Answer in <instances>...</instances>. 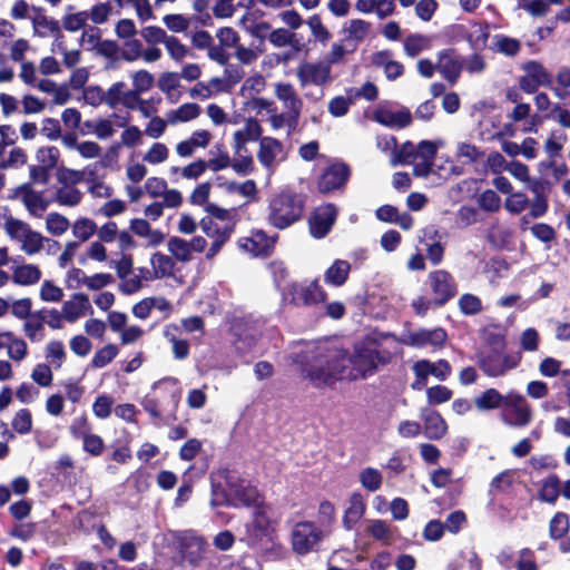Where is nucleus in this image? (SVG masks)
I'll return each mask as SVG.
<instances>
[{
	"instance_id": "f257e3e1",
	"label": "nucleus",
	"mask_w": 570,
	"mask_h": 570,
	"mask_svg": "<svg viewBox=\"0 0 570 570\" xmlns=\"http://www.w3.org/2000/svg\"><path fill=\"white\" fill-rule=\"evenodd\" d=\"M376 340H364L355 344L354 352L334 344H318L302 368V376L316 389L333 387L342 380L356 381L374 374L377 363L386 364L389 357L381 355Z\"/></svg>"
},
{
	"instance_id": "f03ea898",
	"label": "nucleus",
	"mask_w": 570,
	"mask_h": 570,
	"mask_svg": "<svg viewBox=\"0 0 570 570\" xmlns=\"http://www.w3.org/2000/svg\"><path fill=\"white\" fill-rule=\"evenodd\" d=\"M307 196L286 187L272 194L265 210L266 223L279 230L287 229L304 217Z\"/></svg>"
},
{
	"instance_id": "7ed1b4c3",
	"label": "nucleus",
	"mask_w": 570,
	"mask_h": 570,
	"mask_svg": "<svg viewBox=\"0 0 570 570\" xmlns=\"http://www.w3.org/2000/svg\"><path fill=\"white\" fill-rule=\"evenodd\" d=\"M284 299L294 306H314L324 303L327 293L320 286L318 279L312 281L307 286L297 283L288 284L284 289Z\"/></svg>"
},
{
	"instance_id": "20e7f679",
	"label": "nucleus",
	"mask_w": 570,
	"mask_h": 570,
	"mask_svg": "<svg viewBox=\"0 0 570 570\" xmlns=\"http://www.w3.org/2000/svg\"><path fill=\"white\" fill-rule=\"evenodd\" d=\"M426 282L434 298V308L444 306L458 294V284L445 269L430 272Z\"/></svg>"
},
{
	"instance_id": "39448f33",
	"label": "nucleus",
	"mask_w": 570,
	"mask_h": 570,
	"mask_svg": "<svg viewBox=\"0 0 570 570\" xmlns=\"http://www.w3.org/2000/svg\"><path fill=\"white\" fill-rule=\"evenodd\" d=\"M323 539V531L313 521H299L292 531L291 542L294 552L305 556Z\"/></svg>"
},
{
	"instance_id": "423d86ee",
	"label": "nucleus",
	"mask_w": 570,
	"mask_h": 570,
	"mask_svg": "<svg viewBox=\"0 0 570 570\" xmlns=\"http://www.w3.org/2000/svg\"><path fill=\"white\" fill-rule=\"evenodd\" d=\"M504 352L505 350H488L479 356L478 364L487 376H503L518 366L519 360Z\"/></svg>"
},
{
	"instance_id": "0eeeda50",
	"label": "nucleus",
	"mask_w": 570,
	"mask_h": 570,
	"mask_svg": "<svg viewBox=\"0 0 570 570\" xmlns=\"http://www.w3.org/2000/svg\"><path fill=\"white\" fill-rule=\"evenodd\" d=\"M351 178V168L346 163L337 161L325 167L317 179V190L323 195L343 190Z\"/></svg>"
},
{
	"instance_id": "6e6552de",
	"label": "nucleus",
	"mask_w": 570,
	"mask_h": 570,
	"mask_svg": "<svg viewBox=\"0 0 570 570\" xmlns=\"http://www.w3.org/2000/svg\"><path fill=\"white\" fill-rule=\"evenodd\" d=\"M268 505L265 503L253 509L252 520L245 524L246 535L240 539L248 547H257L264 537L269 534L271 519L267 514Z\"/></svg>"
},
{
	"instance_id": "1a4fd4ad",
	"label": "nucleus",
	"mask_w": 570,
	"mask_h": 570,
	"mask_svg": "<svg viewBox=\"0 0 570 570\" xmlns=\"http://www.w3.org/2000/svg\"><path fill=\"white\" fill-rule=\"evenodd\" d=\"M524 75L519 79V86L525 94H534L539 87L551 88L553 78L544 66L537 60H529L523 66Z\"/></svg>"
},
{
	"instance_id": "9d476101",
	"label": "nucleus",
	"mask_w": 570,
	"mask_h": 570,
	"mask_svg": "<svg viewBox=\"0 0 570 570\" xmlns=\"http://www.w3.org/2000/svg\"><path fill=\"white\" fill-rule=\"evenodd\" d=\"M337 214V208L332 203L315 208L308 220L311 235L316 239L326 237L336 222Z\"/></svg>"
},
{
	"instance_id": "9b49d317",
	"label": "nucleus",
	"mask_w": 570,
	"mask_h": 570,
	"mask_svg": "<svg viewBox=\"0 0 570 570\" xmlns=\"http://www.w3.org/2000/svg\"><path fill=\"white\" fill-rule=\"evenodd\" d=\"M278 239V235L268 236L263 229H255L248 237H240L237 240L238 246L255 257H268Z\"/></svg>"
},
{
	"instance_id": "f8f14e48",
	"label": "nucleus",
	"mask_w": 570,
	"mask_h": 570,
	"mask_svg": "<svg viewBox=\"0 0 570 570\" xmlns=\"http://www.w3.org/2000/svg\"><path fill=\"white\" fill-rule=\"evenodd\" d=\"M448 334L444 328L435 327L432 330L420 328L409 332L403 338V343L407 346L423 348L426 346L442 347L446 342Z\"/></svg>"
},
{
	"instance_id": "ddd939ff",
	"label": "nucleus",
	"mask_w": 570,
	"mask_h": 570,
	"mask_svg": "<svg viewBox=\"0 0 570 570\" xmlns=\"http://www.w3.org/2000/svg\"><path fill=\"white\" fill-rule=\"evenodd\" d=\"M436 67L442 77L453 86L460 78L463 61L454 48H448L439 52Z\"/></svg>"
},
{
	"instance_id": "4468645a",
	"label": "nucleus",
	"mask_w": 570,
	"mask_h": 570,
	"mask_svg": "<svg viewBox=\"0 0 570 570\" xmlns=\"http://www.w3.org/2000/svg\"><path fill=\"white\" fill-rule=\"evenodd\" d=\"M276 97L285 104L289 110V131H294L297 127L302 111L303 102L292 83L278 82L275 89Z\"/></svg>"
},
{
	"instance_id": "2eb2a0df",
	"label": "nucleus",
	"mask_w": 570,
	"mask_h": 570,
	"mask_svg": "<svg viewBox=\"0 0 570 570\" xmlns=\"http://www.w3.org/2000/svg\"><path fill=\"white\" fill-rule=\"evenodd\" d=\"M155 387L159 390L160 395L158 397L146 396L142 401V407L153 419L159 420L161 419L164 401L168 399V404H171L175 410L179 403L180 393L177 390H166L160 384Z\"/></svg>"
},
{
	"instance_id": "dca6fc26",
	"label": "nucleus",
	"mask_w": 570,
	"mask_h": 570,
	"mask_svg": "<svg viewBox=\"0 0 570 570\" xmlns=\"http://www.w3.org/2000/svg\"><path fill=\"white\" fill-rule=\"evenodd\" d=\"M373 119L385 127L403 129L412 124L413 117L410 109L406 107L397 111L377 108L373 114Z\"/></svg>"
},
{
	"instance_id": "f3484780",
	"label": "nucleus",
	"mask_w": 570,
	"mask_h": 570,
	"mask_svg": "<svg viewBox=\"0 0 570 570\" xmlns=\"http://www.w3.org/2000/svg\"><path fill=\"white\" fill-rule=\"evenodd\" d=\"M263 127L256 118L249 117L245 121L243 129L236 130L233 135V149L236 153H247L246 144L248 141H261Z\"/></svg>"
},
{
	"instance_id": "a211bd4d",
	"label": "nucleus",
	"mask_w": 570,
	"mask_h": 570,
	"mask_svg": "<svg viewBox=\"0 0 570 570\" xmlns=\"http://www.w3.org/2000/svg\"><path fill=\"white\" fill-rule=\"evenodd\" d=\"M217 479L223 480L226 483L230 493H233V491L244 481L228 468H219L216 472L212 473L210 474L212 492L214 495H216V497L220 495L223 499H226L227 494H226L222 483L216 481Z\"/></svg>"
},
{
	"instance_id": "6ab92c4d",
	"label": "nucleus",
	"mask_w": 570,
	"mask_h": 570,
	"mask_svg": "<svg viewBox=\"0 0 570 570\" xmlns=\"http://www.w3.org/2000/svg\"><path fill=\"white\" fill-rule=\"evenodd\" d=\"M424 434L429 440H440L448 432V424L435 410H424L422 413Z\"/></svg>"
},
{
	"instance_id": "aec40b11",
	"label": "nucleus",
	"mask_w": 570,
	"mask_h": 570,
	"mask_svg": "<svg viewBox=\"0 0 570 570\" xmlns=\"http://www.w3.org/2000/svg\"><path fill=\"white\" fill-rule=\"evenodd\" d=\"M283 151V144L274 137L265 136L261 138L257 159L261 165L269 170L274 168L277 154Z\"/></svg>"
},
{
	"instance_id": "412c9836",
	"label": "nucleus",
	"mask_w": 570,
	"mask_h": 570,
	"mask_svg": "<svg viewBox=\"0 0 570 570\" xmlns=\"http://www.w3.org/2000/svg\"><path fill=\"white\" fill-rule=\"evenodd\" d=\"M297 75L303 85L311 82L316 86H322L331 80V66L306 63L298 69Z\"/></svg>"
},
{
	"instance_id": "4be33fe9",
	"label": "nucleus",
	"mask_w": 570,
	"mask_h": 570,
	"mask_svg": "<svg viewBox=\"0 0 570 570\" xmlns=\"http://www.w3.org/2000/svg\"><path fill=\"white\" fill-rule=\"evenodd\" d=\"M366 511V503L362 493L353 492L348 500V507L344 512L342 523L346 530H352Z\"/></svg>"
},
{
	"instance_id": "5701e85b",
	"label": "nucleus",
	"mask_w": 570,
	"mask_h": 570,
	"mask_svg": "<svg viewBox=\"0 0 570 570\" xmlns=\"http://www.w3.org/2000/svg\"><path fill=\"white\" fill-rule=\"evenodd\" d=\"M16 191L22 193L23 205L33 216L40 217L49 205V203L42 198L40 193H37L31 188L30 183L20 185Z\"/></svg>"
},
{
	"instance_id": "b1692460",
	"label": "nucleus",
	"mask_w": 570,
	"mask_h": 570,
	"mask_svg": "<svg viewBox=\"0 0 570 570\" xmlns=\"http://www.w3.org/2000/svg\"><path fill=\"white\" fill-rule=\"evenodd\" d=\"M246 508H256L265 503V497L250 482L243 481L232 493Z\"/></svg>"
},
{
	"instance_id": "393cba45",
	"label": "nucleus",
	"mask_w": 570,
	"mask_h": 570,
	"mask_svg": "<svg viewBox=\"0 0 570 570\" xmlns=\"http://www.w3.org/2000/svg\"><path fill=\"white\" fill-rule=\"evenodd\" d=\"M30 20L32 23L35 36L45 38L48 36V33H50L56 39H60L63 37L58 20L49 18L46 14L33 16L30 18Z\"/></svg>"
},
{
	"instance_id": "a878e982",
	"label": "nucleus",
	"mask_w": 570,
	"mask_h": 570,
	"mask_svg": "<svg viewBox=\"0 0 570 570\" xmlns=\"http://www.w3.org/2000/svg\"><path fill=\"white\" fill-rule=\"evenodd\" d=\"M212 135L208 130L200 129L191 134L189 139L180 141L176 151L180 157H189L193 155L195 147H207L210 142Z\"/></svg>"
},
{
	"instance_id": "bb28decb",
	"label": "nucleus",
	"mask_w": 570,
	"mask_h": 570,
	"mask_svg": "<svg viewBox=\"0 0 570 570\" xmlns=\"http://www.w3.org/2000/svg\"><path fill=\"white\" fill-rule=\"evenodd\" d=\"M351 271V264L344 259H335L324 274V282L340 287L345 284Z\"/></svg>"
},
{
	"instance_id": "cd10ccee",
	"label": "nucleus",
	"mask_w": 570,
	"mask_h": 570,
	"mask_svg": "<svg viewBox=\"0 0 570 570\" xmlns=\"http://www.w3.org/2000/svg\"><path fill=\"white\" fill-rule=\"evenodd\" d=\"M438 153V146L431 140H422L416 148V157L420 156L424 159V171H420V165L414 167V175L426 176L431 171L433 160Z\"/></svg>"
},
{
	"instance_id": "c85d7f7f",
	"label": "nucleus",
	"mask_w": 570,
	"mask_h": 570,
	"mask_svg": "<svg viewBox=\"0 0 570 570\" xmlns=\"http://www.w3.org/2000/svg\"><path fill=\"white\" fill-rule=\"evenodd\" d=\"M150 264L154 268V276L158 279L174 275L176 263L173 257L156 252L150 257Z\"/></svg>"
},
{
	"instance_id": "c756f323",
	"label": "nucleus",
	"mask_w": 570,
	"mask_h": 570,
	"mask_svg": "<svg viewBox=\"0 0 570 570\" xmlns=\"http://www.w3.org/2000/svg\"><path fill=\"white\" fill-rule=\"evenodd\" d=\"M560 478L552 473L542 481L541 488L538 491V498L542 502L554 504L560 495Z\"/></svg>"
},
{
	"instance_id": "7c9ffc66",
	"label": "nucleus",
	"mask_w": 570,
	"mask_h": 570,
	"mask_svg": "<svg viewBox=\"0 0 570 570\" xmlns=\"http://www.w3.org/2000/svg\"><path fill=\"white\" fill-rule=\"evenodd\" d=\"M41 278V271L37 265L26 264L14 268L12 281L14 284L29 286L36 284Z\"/></svg>"
},
{
	"instance_id": "2f4dec72",
	"label": "nucleus",
	"mask_w": 570,
	"mask_h": 570,
	"mask_svg": "<svg viewBox=\"0 0 570 570\" xmlns=\"http://www.w3.org/2000/svg\"><path fill=\"white\" fill-rule=\"evenodd\" d=\"M199 225L204 234L212 239L220 238L225 232L227 233V238H230L235 232L236 222L226 223L223 227H219L210 217H203Z\"/></svg>"
},
{
	"instance_id": "473e14b6",
	"label": "nucleus",
	"mask_w": 570,
	"mask_h": 570,
	"mask_svg": "<svg viewBox=\"0 0 570 570\" xmlns=\"http://www.w3.org/2000/svg\"><path fill=\"white\" fill-rule=\"evenodd\" d=\"M371 28V23L362 20V19H353L350 21L347 28L344 31L347 33L343 41L350 43L354 41V45H358V42L363 41Z\"/></svg>"
},
{
	"instance_id": "72a5a7b5",
	"label": "nucleus",
	"mask_w": 570,
	"mask_h": 570,
	"mask_svg": "<svg viewBox=\"0 0 570 570\" xmlns=\"http://www.w3.org/2000/svg\"><path fill=\"white\" fill-rule=\"evenodd\" d=\"M475 406L481 411L495 410L502 406L503 395L495 389L485 390L474 400Z\"/></svg>"
},
{
	"instance_id": "f704fd0d",
	"label": "nucleus",
	"mask_w": 570,
	"mask_h": 570,
	"mask_svg": "<svg viewBox=\"0 0 570 570\" xmlns=\"http://www.w3.org/2000/svg\"><path fill=\"white\" fill-rule=\"evenodd\" d=\"M233 170L239 176H247L255 171V164L253 156L245 151H234V159L230 163Z\"/></svg>"
},
{
	"instance_id": "c9c22d12",
	"label": "nucleus",
	"mask_w": 570,
	"mask_h": 570,
	"mask_svg": "<svg viewBox=\"0 0 570 570\" xmlns=\"http://www.w3.org/2000/svg\"><path fill=\"white\" fill-rule=\"evenodd\" d=\"M493 49L507 57H515L521 50V42L505 35H495Z\"/></svg>"
},
{
	"instance_id": "e433bc0d",
	"label": "nucleus",
	"mask_w": 570,
	"mask_h": 570,
	"mask_svg": "<svg viewBox=\"0 0 570 570\" xmlns=\"http://www.w3.org/2000/svg\"><path fill=\"white\" fill-rule=\"evenodd\" d=\"M569 515L564 512H557L549 523V535L552 540L562 539L569 532Z\"/></svg>"
},
{
	"instance_id": "4c0bfd02",
	"label": "nucleus",
	"mask_w": 570,
	"mask_h": 570,
	"mask_svg": "<svg viewBox=\"0 0 570 570\" xmlns=\"http://www.w3.org/2000/svg\"><path fill=\"white\" fill-rule=\"evenodd\" d=\"M168 250L179 262H188L191 259L189 243L178 236H173L169 238Z\"/></svg>"
},
{
	"instance_id": "58836bf2",
	"label": "nucleus",
	"mask_w": 570,
	"mask_h": 570,
	"mask_svg": "<svg viewBox=\"0 0 570 570\" xmlns=\"http://www.w3.org/2000/svg\"><path fill=\"white\" fill-rule=\"evenodd\" d=\"M21 240L22 250L28 255H33L42 249L45 238L40 233L32 230L29 226V230H26Z\"/></svg>"
},
{
	"instance_id": "ea45409f",
	"label": "nucleus",
	"mask_w": 570,
	"mask_h": 570,
	"mask_svg": "<svg viewBox=\"0 0 570 570\" xmlns=\"http://www.w3.org/2000/svg\"><path fill=\"white\" fill-rule=\"evenodd\" d=\"M360 482L366 490L375 492L381 488L383 476L377 469L368 466L361 471Z\"/></svg>"
},
{
	"instance_id": "a19ab883",
	"label": "nucleus",
	"mask_w": 570,
	"mask_h": 570,
	"mask_svg": "<svg viewBox=\"0 0 570 570\" xmlns=\"http://www.w3.org/2000/svg\"><path fill=\"white\" fill-rule=\"evenodd\" d=\"M59 157L60 151L55 146L41 147L36 153V158L40 163V166L46 167L49 171L57 166Z\"/></svg>"
},
{
	"instance_id": "79ce46f5",
	"label": "nucleus",
	"mask_w": 570,
	"mask_h": 570,
	"mask_svg": "<svg viewBox=\"0 0 570 570\" xmlns=\"http://www.w3.org/2000/svg\"><path fill=\"white\" fill-rule=\"evenodd\" d=\"M118 352L119 350L116 344L109 343L105 345L95 353L91 366L97 368L105 367L118 355Z\"/></svg>"
},
{
	"instance_id": "37998d69",
	"label": "nucleus",
	"mask_w": 570,
	"mask_h": 570,
	"mask_svg": "<svg viewBox=\"0 0 570 570\" xmlns=\"http://www.w3.org/2000/svg\"><path fill=\"white\" fill-rule=\"evenodd\" d=\"M428 47L429 40L426 37L422 35L412 33L404 39V51L411 58L416 57L421 51H423Z\"/></svg>"
},
{
	"instance_id": "c03bdc74",
	"label": "nucleus",
	"mask_w": 570,
	"mask_h": 570,
	"mask_svg": "<svg viewBox=\"0 0 570 570\" xmlns=\"http://www.w3.org/2000/svg\"><path fill=\"white\" fill-rule=\"evenodd\" d=\"M12 429L19 434H28L32 430V414L29 409H20L11 422Z\"/></svg>"
},
{
	"instance_id": "a18cd8bd",
	"label": "nucleus",
	"mask_w": 570,
	"mask_h": 570,
	"mask_svg": "<svg viewBox=\"0 0 570 570\" xmlns=\"http://www.w3.org/2000/svg\"><path fill=\"white\" fill-rule=\"evenodd\" d=\"M69 220L59 213H49L46 219L47 230L55 236L62 235L69 228Z\"/></svg>"
},
{
	"instance_id": "49530a36",
	"label": "nucleus",
	"mask_w": 570,
	"mask_h": 570,
	"mask_svg": "<svg viewBox=\"0 0 570 570\" xmlns=\"http://www.w3.org/2000/svg\"><path fill=\"white\" fill-rule=\"evenodd\" d=\"M78 528L85 534L97 532V527L102 524L95 512L82 510L78 513Z\"/></svg>"
},
{
	"instance_id": "de8ad7c7",
	"label": "nucleus",
	"mask_w": 570,
	"mask_h": 570,
	"mask_svg": "<svg viewBox=\"0 0 570 570\" xmlns=\"http://www.w3.org/2000/svg\"><path fill=\"white\" fill-rule=\"evenodd\" d=\"M82 199V193L75 187L59 188L56 193V200L61 206H77Z\"/></svg>"
},
{
	"instance_id": "09e8293b",
	"label": "nucleus",
	"mask_w": 570,
	"mask_h": 570,
	"mask_svg": "<svg viewBox=\"0 0 570 570\" xmlns=\"http://www.w3.org/2000/svg\"><path fill=\"white\" fill-rule=\"evenodd\" d=\"M97 225L89 218H79L72 226V234L81 242L88 240L96 232Z\"/></svg>"
},
{
	"instance_id": "8fccbe9b",
	"label": "nucleus",
	"mask_w": 570,
	"mask_h": 570,
	"mask_svg": "<svg viewBox=\"0 0 570 570\" xmlns=\"http://www.w3.org/2000/svg\"><path fill=\"white\" fill-rule=\"evenodd\" d=\"M307 24L312 31L313 37L321 43H326L332 35L328 29L323 24L320 14L315 13L307 20Z\"/></svg>"
},
{
	"instance_id": "3c124183",
	"label": "nucleus",
	"mask_w": 570,
	"mask_h": 570,
	"mask_svg": "<svg viewBox=\"0 0 570 570\" xmlns=\"http://www.w3.org/2000/svg\"><path fill=\"white\" fill-rule=\"evenodd\" d=\"M459 308L464 315H475L482 311L481 299L473 294L466 293L459 298Z\"/></svg>"
},
{
	"instance_id": "603ef678",
	"label": "nucleus",
	"mask_w": 570,
	"mask_h": 570,
	"mask_svg": "<svg viewBox=\"0 0 570 570\" xmlns=\"http://www.w3.org/2000/svg\"><path fill=\"white\" fill-rule=\"evenodd\" d=\"M205 212L208 214L206 217H210L213 220L218 219L226 223L237 222L235 216L237 215L236 209H226L219 207L214 203H209L205 206Z\"/></svg>"
},
{
	"instance_id": "864d4df0",
	"label": "nucleus",
	"mask_w": 570,
	"mask_h": 570,
	"mask_svg": "<svg viewBox=\"0 0 570 570\" xmlns=\"http://www.w3.org/2000/svg\"><path fill=\"white\" fill-rule=\"evenodd\" d=\"M453 392L445 385H434L426 390L429 404H442L451 400Z\"/></svg>"
},
{
	"instance_id": "5fc2aeb1",
	"label": "nucleus",
	"mask_w": 570,
	"mask_h": 570,
	"mask_svg": "<svg viewBox=\"0 0 570 570\" xmlns=\"http://www.w3.org/2000/svg\"><path fill=\"white\" fill-rule=\"evenodd\" d=\"M512 413L514 415L513 419H509L508 416L503 415V421L508 425L512 426H525L530 423L532 417L531 407L528 403L513 410Z\"/></svg>"
},
{
	"instance_id": "6e6d98bb",
	"label": "nucleus",
	"mask_w": 570,
	"mask_h": 570,
	"mask_svg": "<svg viewBox=\"0 0 570 570\" xmlns=\"http://www.w3.org/2000/svg\"><path fill=\"white\" fill-rule=\"evenodd\" d=\"M114 400L107 394L98 395L92 404L94 414L101 420L110 416L112 412Z\"/></svg>"
},
{
	"instance_id": "4d7b16f0",
	"label": "nucleus",
	"mask_w": 570,
	"mask_h": 570,
	"mask_svg": "<svg viewBox=\"0 0 570 570\" xmlns=\"http://www.w3.org/2000/svg\"><path fill=\"white\" fill-rule=\"evenodd\" d=\"M92 426L86 415L72 420L69 431L73 439L82 440L91 434Z\"/></svg>"
},
{
	"instance_id": "13d9d810",
	"label": "nucleus",
	"mask_w": 570,
	"mask_h": 570,
	"mask_svg": "<svg viewBox=\"0 0 570 570\" xmlns=\"http://www.w3.org/2000/svg\"><path fill=\"white\" fill-rule=\"evenodd\" d=\"M82 449L91 456H99L104 453L105 442L100 435L91 433L82 439Z\"/></svg>"
},
{
	"instance_id": "bf43d9fd",
	"label": "nucleus",
	"mask_w": 570,
	"mask_h": 570,
	"mask_svg": "<svg viewBox=\"0 0 570 570\" xmlns=\"http://www.w3.org/2000/svg\"><path fill=\"white\" fill-rule=\"evenodd\" d=\"M39 295L43 302H60L63 297V291L55 285L52 281L46 279L40 287Z\"/></svg>"
},
{
	"instance_id": "052dcab7",
	"label": "nucleus",
	"mask_w": 570,
	"mask_h": 570,
	"mask_svg": "<svg viewBox=\"0 0 570 570\" xmlns=\"http://www.w3.org/2000/svg\"><path fill=\"white\" fill-rule=\"evenodd\" d=\"M46 358L53 361L56 360L57 363L55 366L56 368H59L62 365L63 361L66 360V351L63 343L57 340L50 341L46 347Z\"/></svg>"
},
{
	"instance_id": "680f3d73",
	"label": "nucleus",
	"mask_w": 570,
	"mask_h": 570,
	"mask_svg": "<svg viewBox=\"0 0 570 570\" xmlns=\"http://www.w3.org/2000/svg\"><path fill=\"white\" fill-rule=\"evenodd\" d=\"M85 171L70 169L65 166H61L57 170V179L60 184L63 185H77L83 180Z\"/></svg>"
},
{
	"instance_id": "e2e57ef3",
	"label": "nucleus",
	"mask_w": 570,
	"mask_h": 570,
	"mask_svg": "<svg viewBox=\"0 0 570 570\" xmlns=\"http://www.w3.org/2000/svg\"><path fill=\"white\" fill-rule=\"evenodd\" d=\"M132 85L134 90L138 91L139 94L146 92L154 85V76L145 69L138 70L132 76Z\"/></svg>"
},
{
	"instance_id": "0e129e2a",
	"label": "nucleus",
	"mask_w": 570,
	"mask_h": 570,
	"mask_svg": "<svg viewBox=\"0 0 570 570\" xmlns=\"http://www.w3.org/2000/svg\"><path fill=\"white\" fill-rule=\"evenodd\" d=\"M529 205V199L523 193H512L505 199V208L512 214L522 213Z\"/></svg>"
},
{
	"instance_id": "69168bd1",
	"label": "nucleus",
	"mask_w": 570,
	"mask_h": 570,
	"mask_svg": "<svg viewBox=\"0 0 570 570\" xmlns=\"http://www.w3.org/2000/svg\"><path fill=\"white\" fill-rule=\"evenodd\" d=\"M484 342L489 346V350L507 348L505 334L498 326L494 327V331L485 332Z\"/></svg>"
},
{
	"instance_id": "338daca9",
	"label": "nucleus",
	"mask_w": 570,
	"mask_h": 570,
	"mask_svg": "<svg viewBox=\"0 0 570 570\" xmlns=\"http://www.w3.org/2000/svg\"><path fill=\"white\" fill-rule=\"evenodd\" d=\"M479 205L487 212H497L500 209L501 199L494 190L487 189L480 195Z\"/></svg>"
},
{
	"instance_id": "774afa93",
	"label": "nucleus",
	"mask_w": 570,
	"mask_h": 570,
	"mask_svg": "<svg viewBox=\"0 0 570 570\" xmlns=\"http://www.w3.org/2000/svg\"><path fill=\"white\" fill-rule=\"evenodd\" d=\"M517 570H538L534 552L530 548H523L519 552Z\"/></svg>"
}]
</instances>
